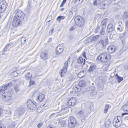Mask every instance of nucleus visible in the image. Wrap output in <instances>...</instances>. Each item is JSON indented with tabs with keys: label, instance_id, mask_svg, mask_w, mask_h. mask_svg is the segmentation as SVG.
<instances>
[{
	"label": "nucleus",
	"instance_id": "nucleus-1",
	"mask_svg": "<svg viewBox=\"0 0 128 128\" xmlns=\"http://www.w3.org/2000/svg\"><path fill=\"white\" fill-rule=\"evenodd\" d=\"M111 58V56L110 54H108L106 52H104L98 56L97 59L101 62H106L110 60Z\"/></svg>",
	"mask_w": 128,
	"mask_h": 128
},
{
	"label": "nucleus",
	"instance_id": "nucleus-2",
	"mask_svg": "<svg viewBox=\"0 0 128 128\" xmlns=\"http://www.w3.org/2000/svg\"><path fill=\"white\" fill-rule=\"evenodd\" d=\"M74 20L76 25L79 27L83 26L84 24V20L83 18L81 16H76Z\"/></svg>",
	"mask_w": 128,
	"mask_h": 128
},
{
	"label": "nucleus",
	"instance_id": "nucleus-3",
	"mask_svg": "<svg viewBox=\"0 0 128 128\" xmlns=\"http://www.w3.org/2000/svg\"><path fill=\"white\" fill-rule=\"evenodd\" d=\"M16 16L18 18H20L22 20L26 21L27 20V18L25 16L24 14L20 10H17L15 12Z\"/></svg>",
	"mask_w": 128,
	"mask_h": 128
},
{
	"label": "nucleus",
	"instance_id": "nucleus-4",
	"mask_svg": "<svg viewBox=\"0 0 128 128\" xmlns=\"http://www.w3.org/2000/svg\"><path fill=\"white\" fill-rule=\"evenodd\" d=\"M68 122V126L70 128H73L76 123V120L73 116H70L67 121Z\"/></svg>",
	"mask_w": 128,
	"mask_h": 128
},
{
	"label": "nucleus",
	"instance_id": "nucleus-5",
	"mask_svg": "<svg viewBox=\"0 0 128 128\" xmlns=\"http://www.w3.org/2000/svg\"><path fill=\"white\" fill-rule=\"evenodd\" d=\"M36 94L37 99L36 100L39 101L40 102L42 101L44 98V95L41 93L40 92H34L32 94V96H34V95Z\"/></svg>",
	"mask_w": 128,
	"mask_h": 128
},
{
	"label": "nucleus",
	"instance_id": "nucleus-6",
	"mask_svg": "<svg viewBox=\"0 0 128 128\" xmlns=\"http://www.w3.org/2000/svg\"><path fill=\"white\" fill-rule=\"evenodd\" d=\"M68 65V63L67 61L64 63L63 69L60 71V74L61 77H63L67 71Z\"/></svg>",
	"mask_w": 128,
	"mask_h": 128
},
{
	"label": "nucleus",
	"instance_id": "nucleus-7",
	"mask_svg": "<svg viewBox=\"0 0 128 128\" xmlns=\"http://www.w3.org/2000/svg\"><path fill=\"white\" fill-rule=\"evenodd\" d=\"M27 107L31 110H34L36 108V106L30 100H29L27 102Z\"/></svg>",
	"mask_w": 128,
	"mask_h": 128
},
{
	"label": "nucleus",
	"instance_id": "nucleus-8",
	"mask_svg": "<svg viewBox=\"0 0 128 128\" xmlns=\"http://www.w3.org/2000/svg\"><path fill=\"white\" fill-rule=\"evenodd\" d=\"M98 44L102 48H106V46L108 44V38H106L104 40H100L98 43Z\"/></svg>",
	"mask_w": 128,
	"mask_h": 128
},
{
	"label": "nucleus",
	"instance_id": "nucleus-9",
	"mask_svg": "<svg viewBox=\"0 0 128 128\" xmlns=\"http://www.w3.org/2000/svg\"><path fill=\"white\" fill-rule=\"evenodd\" d=\"M21 21L20 19L16 16H14L13 20L12 22V25L16 27L19 26L21 24Z\"/></svg>",
	"mask_w": 128,
	"mask_h": 128
},
{
	"label": "nucleus",
	"instance_id": "nucleus-10",
	"mask_svg": "<svg viewBox=\"0 0 128 128\" xmlns=\"http://www.w3.org/2000/svg\"><path fill=\"white\" fill-rule=\"evenodd\" d=\"M6 8V2L5 0H2L0 2V13H2Z\"/></svg>",
	"mask_w": 128,
	"mask_h": 128
},
{
	"label": "nucleus",
	"instance_id": "nucleus-11",
	"mask_svg": "<svg viewBox=\"0 0 128 128\" xmlns=\"http://www.w3.org/2000/svg\"><path fill=\"white\" fill-rule=\"evenodd\" d=\"M2 97L5 98V100L6 101H8L11 99V94L9 92H5L3 94Z\"/></svg>",
	"mask_w": 128,
	"mask_h": 128
},
{
	"label": "nucleus",
	"instance_id": "nucleus-12",
	"mask_svg": "<svg viewBox=\"0 0 128 128\" xmlns=\"http://www.w3.org/2000/svg\"><path fill=\"white\" fill-rule=\"evenodd\" d=\"M113 125L116 128L119 127L121 125V123L118 117L114 118L112 123Z\"/></svg>",
	"mask_w": 128,
	"mask_h": 128
},
{
	"label": "nucleus",
	"instance_id": "nucleus-13",
	"mask_svg": "<svg viewBox=\"0 0 128 128\" xmlns=\"http://www.w3.org/2000/svg\"><path fill=\"white\" fill-rule=\"evenodd\" d=\"M76 100L75 98H71L67 103L68 106H74L76 103Z\"/></svg>",
	"mask_w": 128,
	"mask_h": 128
},
{
	"label": "nucleus",
	"instance_id": "nucleus-14",
	"mask_svg": "<svg viewBox=\"0 0 128 128\" xmlns=\"http://www.w3.org/2000/svg\"><path fill=\"white\" fill-rule=\"evenodd\" d=\"M64 48L60 45L58 46L56 49V55H59L63 51Z\"/></svg>",
	"mask_w": 128,
	"mask_h": 128
},
{
	"label": "nucleus",
	"instance_id": "nucleus-15",
	"mask_svg": "<svg viewBox=\"0 0 128 128\" xmlns=\"http://www.w3.org/2000/svg\"><path fill=\"white\" fill-rule=\"evenodd\" d=\"M107 32L108 33V35L109 36L110 39H111L112 34V24H110L108 26L107 30Z\"/></svg>",
	"mask_w": 128,
	"mask_h": 128
},
{
	"label": "nucleus",
	"instance_id": "nucleus-16",
	"mask_svg": "<svg viewBox=\"0 0 128 128\" xmlns=\"http://www.w3.org/2000/svg\"><path fill=\"white\" fill-rule=\"evenodd\" d=\"M90 90H91V92L90 94V96L91 97L93 98H94L96 97L97 92L95 90V88L93 86L92 87L90 88Z\"/></svg>",
	"mask_w": 128,
	"mask_h": 128
},
{
	"label": "nucleus",
	"instance_id": "nucleus-17",
	"mask_svg": "<svg viewBox=\"0 0 128 128\" xmlns=\"http://www.w3.org/2000/svg\"><path fill=\"white\" fill-rule=\"evenodd\" d=\"M40 57L43 60L46 59L48 57L47 51H44L42 52L40 54Z\"/></svg>",
	"mask_w": 128,
	"mask_h": 128
},
{
	"label": "nucleus",
	"instance_id": "nucleus-18",
	"mask_svg": "<svg viewBox=\"0 0 128 128\" xmlns=\"http://www.w3.org/2000/svg\"><path fill=\"white\" fill-rule=\"evenodd\" d=\"M12 86V83L11 82H10L4 85L1 88V89L2 91H4L7 89L8 87L9 86Z\"/></svg>",
	"mask_w": 128,
	"mask_h": 128
},
{
	"label": "nucleus",
	"instance_id": "nucleus-19",
	"mask_svg": "<svg viewBox=\"0 0 128 128\" xmlns=\"http://www.w3.org/2000/svg\"><path fill=\"white\" fill-rule=\"evenodd\" d=\"M124 111L125 113H123L122 114V116H123L125 115H128V105L124 106L123 107Z\"/></svg>",
	"mask_w": 128,
	"mask_h": 128
},
{
	"label": "nucleus",
	"instance_id": "nucleus-20",
	"mask_svg": "<svg viewBox=\"0 0 128 128\" xmlns=\"http://www.w3.org/2000/svg\"><path fill=\"white\" fill-rule=\"evenodd\" d=\"M24 112V109L23 108L18 109L16 110V114L19 116L22 115Z\"/></svg>",
	"mask_w": 128,
	"mask_h": 128
},
{
	"label": "nucleus",
	"instance_id": "nucleus-21",
	"mask_svg": "<svg viewBox=\"0 0 128 128\" xmlns=\"http://www.w3.org/2000/svg\"><path fill=\"white\" fill-rule=\"evenodd\" d=\"M73 89L74 90H75V92H79L82 90L81 87H80L78 85L74 86L73 88Z\"/></svg>",
	"mask_w": 128,
	"mask_h": 128
},
{
	"label": "nucleus",
	"instance_id": "nucleus-22",
	"mask_svg": "<svg viewBox=\"0 0 128 128\" xmlns=\"http://www.w3.org/2000/svg\"><path fill=\"white\" fill-rule=\"evenodd\" d=\"M107 20L106 19L102 20L101 23V27L103 29L105 28Z\"/></svg>",
	"mask_w": 128,
	"mask_h": 128
},
{
	"label": "nucleus",
	"instance_id": "nucleus-23",
	"mask_svg": "<svg viewBox=\"0 0 128 128\" xmlns=\"http://www.w3.org/2000/svg\"><path fill=\"white\" fill-rule=\"evenodd\" d=\"M70 110V108L68 107H66L62 109L61 112L63 114H65L68 112Z\"/></svg>",
	"mask_w": 128,
	"mask_h": 128
},
{
	"label": "nucleus",
	"instance_id": "nucleus-24",
	"mask_svg": "<svg viewBox=\"0 0 128 128\" xmlns=\"http://www.w3.org/2000/svg\"><path fill=\"white\" fill-rule=\"evenodd\" d=\"M96 68V66L95 65L92 64L90 66L89 69L88 71V72H92L93 70H95Z\"/></svg>",
	"mask_w": 128,
	"mask_h": 128
},
{
	"label": "nucleus",
	"instance_id": "nucleus-25",
	"mask_svg": "<svg viewBox=\"0 0 128 128\" xmlns=\"http://www.w3.org/2000/svg\"><path fill=\"white\" fill-rule=\"evenodd\" d=\"M108 7V5L102 3L100 4V8L102 9H104L107 8Z\"/></svg>",
	"mask_w": 128,
	"mask_h": 128
},
{
	"label": "nucleus",
	"instance_id": "nucleus-26",
	"mask_svg": "<svg viewBox=\"0 0 128 128\" xmlns=\"http://www.w3.org/2000/svg\"><path fill=\"white\" fill-rule=\"evenodd\" d=\"M116 78L117 80L118 83H120L123 80L122 78L119 76L117 74H116Z\"/></svg>",
	"mask_w": 128,
	"mask_h": 128
},
{
	"label": "nucleus",
	"instance_id": "nucleus-27",
	"mask_svg": "<svg viewBox=\"0 0 128 128\" xmlns=\"http://www.w3.org/2000/svg\"><path fill=\"white\" fill-rule=\"evenodd\" d=\"M78 114L80 117H82L84 115V111L82 110H80L78 111Z\"/></svg>",
	"mask_w": 128,
	"mask_h": 128
},
{
	"label": "nucleus",
	"instance_id": "nucleus-28",
	"mask_svg": "<svg viewBox=\"0 0 128 128\" xmlns=\"http://www.w3.org/2000/svg\"><path fill=\"white\" fill-rule=\"evenodd\" d=\"M78 86L80 87H84L85 86L84 81L81 80L79 83Z\"/></svg>",
	"mask_w": 128,
	"mask_h": 128
},
{
	"label": "nucleus",
	"instance_id": "nucleus-29",
	"mask_svg": "<svg viewBox=\"0 0 128 128\" xmlns=\"http://www.w3.org/2000/svg\"><path fill=\"white\" fill-rule=\"evenodd\" d=\"M92 37H89L87 38L84 41L85 43H88L92 41Z\"/></svg>",
	"mask_w": 128,
	"mask_h": 128
},
{
	"label": "nucleus",
	"instance_id": "nucleus-30",
	"mask_svg": "<svg viewBox=\"0 0 128 128\" xmlns=\"http://www.w3.org/2000/svg\"><path fill=\"white\" fill-rule=\"evenodd\" d=\"M65 18V17L64 16H60L56 18V20L58 21L59 22L61 20L64 19Z\"/></svg>",
	"mask_w": 128,
	"mask_h": 128
},
{
	"label": "nucleus",
	"instance_id": "nucleus-31",
	"mask_svg": "<svg viewBox=\"0 0 128 128\" xmlns=\"http://www.w3.org/2000/svg\"><path fill=\"white\" fill-rule=\"evenodd\" d=\"M76 10L77 9L75 7L72 8V10L70 12V14H72V15H73L74 12H76Z\"/></svg>",
	"mask_w": 128,
	"mask_h": 128
},
{
	"label": "nucleus",
	"instance_id": "nucleus-32",
	"mask_svg": "<svg viewBox=\"0 0 128 128\" xmlns=\"http://www.w3.org/2000/svg\"><path fill=\"white\" fill-rule=\"evenodd\" d=\"M26 38L25 37H23L21 38L20 40L22 44H24L26 43Z\"/></svg>",
	"mask_w": 128,
	"mask_h": 128
},
{
	"label": "nucleus",
	"instance_id": "nucleus-33",
	"mask_svg": "<svg viewBox=\"0 0 128 128\" xmlns=\"http://www.w3.org/2000/svg\"><path fill=\"white\" fill-rule=\"evenodd\" d=\"M123 18L124 20H126L128 18V12H125Z\"/></svg>",
	"mask_w": 128,
	"mask_h": 128
},
{
	"label": "nucleus",
	"instance_id": "nucleus-34",
	"mask_svg": "<svg viewBox=\"0 0 128 128\" xmlns=\"http://www.w3.org/2000/svg\"><path fill=\"white\" fill-rule=\"evenodd\" d=\"M83 58L81 57H80L78 58V62L79 64H82L83 62Z\"/></svg>",
	"mask_w": 128,
	"mask_h": 128
},
{
	"label": "nucleus",
	"instance_id": "nucleus-35",
	"mask_svg": "<svg viewBox=\"0 0 128 128\" xmlns=\"http://www.w3.org/2000/svg\"><path fill=\"white\" fill-rule=\"evenodd\" d=\"M100 37L99 35H97L92 38V40L93 41H95L98 39Z\"/></svg>",
	"mask_w": 128,
	"mask_h": 128
},
{
	"label": "nucleus",
	"instance_id": "nucleus-36",
	"mask_svg": "<svg viewBox=\"0 0 128 128\" xmlns=\"http://www.w3.org/2000/svg\"><path fill=\"white\" fill-rule=\"evenodd\" d=\"M108 52L110 54H112V46H110L108 48Z\"/></svg>",
	"mask_w": 128,
	"mask_h": 128
},
{
	"label": "nucleus",
	"instance_id": "nucleus-37",
	"mask_svg": "<svg viewBox=\"0 0 128 128\" xmlns=\"http://www.w3.org/2000/svg\"><path fill=\"white\" fill-rule=\"evenodd\" d=\"M126 50V47H124V46L122 48L120 51V54H122Z\"/></svg>",
	"mask_w": 128,
	"mask_h": 128
},
{
	"label": "nucleus",
	"instance_id": "nucleus-38",
	"mask_svg": "<svg viewBox=\"0 0 128 128\" xmlns=\"http://www.w3.org/2000/svg\"><path fill=\"white\" fill-rule=\"evenodd\" d=\"M67 120H64L62 122H60L61 125L63 126H66V123Z\"/></svg>",
	"mask_w": 128,
	"mask_h": 128
},
{
	"label": "nucleus",
	"instance_id": "nucleus-39",
	"mask_svg": "<svg viewBox=\"0 0 128 128\" xmlns=\"http://www.w3.org/2000/svg\"><path fill=\"white\" fill-rule=\"evenodd\" d=\"M109 106L108 105H106L105 107V109L104 110V113L105 114H106L107 112L108 109L109 108Z\"/></svg>",
	"mask_w": 128,
	"mask_h": 128
},
{
	"label": "nucleus",
	"instance_id": "nucleus-40",
	"mask_svg": "<svg viewBox=\"0 0 128 128\" xmlns=\"http://www.w3.org/2000/svg\"><path fill=\"white\" fill-rule=\"evenodd\" d=\"M120 1V0H112V2L113 4H112L115 5L118 4Z\"/></svg>",
	"mask_w": 128,
	"mask_h": 128
},
{
	"label": "nucleus",
	"instance_id": "nucleus-41",
	"mask_svg": "<svg viewBox=\"0 0 128 128\" xmlns=\"http://www.w3.org/2000/svg\"><path fill=\"white\" fill-rule=\"evenodd\" d=\"M52 19V17L51 16H48L46 20H48L47 22H50Z\"/></svg>",
	"mask_w": 128,
	"mask_h": 128
},
{
	"label": "nucleus",
	"instance_id": "nucleus-42",
	"mask_svg": "<svg viewBox=\"0 0 128 128\" xmlns=\"http://www.w3.org/2000/svg\"><path fill=\"white\" fill-rule=\"evenodd\" d=\"M90 109L91 111H92L94 110V104L91 103V105L90 107Z\"/></svg>",
	"mask_w": 128,
	"mask_h": 128
},
{
	"label": "nucleus",
	"instance_id": "nucleus-43",
	"mask_svg": "<svg viewBox=\"0 0 128 128\" xmlns=\"http://www.w3.org/2000/svg\"><path fill=\"white\" fill-rule=\"evenodd\" d=\"M14 88L16 92H18L20 89L17 86H14Z\"/></svg>",
	"mask_w": 128,
	"mask_h": 128
},
{
	"label": "nucleus",
	"instance_id": "nucleus-44",
	"mask_svg": "<svg viewBox=\"0 0 128 128\" xmlns=\"http://www.w3.org/2000/svg\"><path fill=\"white\" fill-rule=\"evenodd\" d=\"M104 29H103L102 28L101 30L100 31V34L102 35H104L105 34V31L104 30Z\"/></svg>",
	"mask_w": 128,
	"mask_h": 128
},
{
	"label": "nucleus",
	"instance_id": "nucleus-45",
	"mask_svg": "<svg viewBox=\"0 0 128 128\" xmlns=\"http://www.w3.org/2000/svg\"><path fill=\"white\" fill-rule=\"evenodd\" d=\"M84 71H80V72L79 73L78 75V77L80 75H82V76H79V78H82V76H83V75H82V74H84Z\"/></svg>",
	"mask_w": 128,
	"mask_h": 128
},
{
	"label": "nucleus",
	"instance_id": "nucleus-46",
	"mask_svg": "<svg viewBox=\"0 0 128 128\" xmlns=\"http://www.w3.org/2000/svg\"><path fill=\"white\" fill-rule=\"evenodd\" d=\"M66 1L67 0H63L60 6V7L63 6L64 5L66 2Z\"/></svg>",
	"mask_w": 128,
	"mask_h": 128
},
{
	"label": "nucleus",
	"instance_id": "nucleus-47",
	"mask_svg": "<svg viewBox=\"0 0 128 128\" xmlns=\"http://www.w3.org/2000/svg\"><path fill=\"white\" fill-rule=\"evenodd\" d=\"M114 49V50L113 51V52H112V53L116 51L117 50V48L114 46H112V50Z\"/></svg>",
	"mask_w": 128,
	"mask_h": 128
},
{
	"label": "nucleus",
	"instance_id": "nucleus-48",
	"mask_svg": "<svg viewBox=\"0 0 128 128\" xmlns=\"http://www.w3.org/2000/svg\"><path fill=\"white\" fill-rule=\"evenodd\" d=\"M31 3L30 2H28V5L27 6V8L28 10H29L31 8Z\"/></svg>",
	"mask_w": 128,
	"mask_h": 128
},
{
	"label": "nucleus",
	"instance_id": "nucleus-49",
	"mask_svg": "<svg viewBox=\"0 0 128 128\" xmlns=\"http://www.w3.org/2000/svg\"><path fill=\"white\" fill-rule=\"evenodd\" d=\"M42 109L43 108L41 107H39L37 109V111L38 112H41L40 110H42Z\"/></svg>",
	"mask_w": 128,
	"mask_h": 128
},
{
	"label": "nucleus",
	"instance_id": "nucleus-50",
	"mask_svg": "<svg viewBox=\"0 0 128 128\" xmlns=\"http://www.w3.org/2000/svg\"><path fill=\"white\" fill-rule=\"evenodd\" d=\"M93 4L94 6H97L98 5L97 0H95Z\"/></svg>",
	"mask_w": 128,
	"mask_h": 128
},
{
	"label": "nucleus",
	"instance_id": "nucleus-51",
	"mask_svg": "<svg viewBox=\"0 0 128 128\" xmlns=\"http://www.w3.org/2000/svg\"><path fill=\"white\" fill-rule=\"evenodd\" d=\"M35 82L33 80H30L29 82L30 86H31L32 85L34 84Z\"/></svg>",
	"mask_w": 128,
	"mask_h": 128
},
{
	"label": "nucleus",
	"instance_id": "nucleus-52",
	"mask_svg": "<svg viewBox=\"0 0 128 128\" xmlns=\"http://www.w3.org/2000/svg\"><path fill=\"white\" fill-rule=\"evenodd\" d=\"M14 76H17L18 75V73L16 72H14L12 73Z\"/></svg>",
	"mask_w": 128,
	"mask_h": 128
},
{
	"label": "nucleus",
	"instance_id": "nucleus-53",
	"mask_svg": "<svg viewBox=\"0 0 128 128\" xmlns=\"http://www.w3.org/2000/svg\"><path fill=\"white\" fill-rule=\"evenodd\" d=\"M32 76V75H31L30 76H28V75H26L25 76L26 78V80H28Z\"/></svg>",
	"mask_w": 128,
	"mask_h": 128
},
{
	"label": "nucleus",
	"instance_id": "nucleus-54",
	"mask_svg": "<svg viewBox=\"0 0 128 128\" xmlns=\"http://www.w3.org/2000/svg\"><path fill=\"white\" fill-rule=\"evenodd\" d=\"M54 30V28H51L49 31V33H51V34L52 35L53 32Z\"/></svg>",
	"mask_w": 128,
	"mask_h": 128
},
{
	"label": "nucleus",
	"instance_id": "nucleus-55",
	"mask_svg": "<svg viewBox=\"0 0 128 128\" xmlns=\"http://www.w3.org/2000/svg\"><path fill=\"white\" fill-rule=\"evenodd\" d=\"M100 26H97L96 28V29L95 30L96 31V32H98V30L100 29Z\"/></svg>",
	"mask_w": 128,
	"mask_h": 128
},
{
	"label": "nucleus",
	"instance_id": "nucleus-56",
	"mask_svg": "<svg viewBox=\"0 0 128 128\" xmlns=\"http://www.w3.org/2000/svg\"><path fill=\"white\" fill-rule=\"evenodd\" d=\"M7 46H6L5 47L3 51L4 52H6L7 51V50H8V48H7Z\"/></svg>",
	"mask_w": 128,
	"mask_h": 128
},
{
	"label": "nucleus",
	"instance_id": "nucleus-57",
	"mask_svg": "<svg viewBox=\"0 0 128 128\" xmlns=\"http://www.w3.org/2000/svg\"><path fill=\"white\" fill-rule=\"evenodd\" d=\"M110 121H109L107 122H106L105 123L106 126V125L107 124H108V126H109L110 125Z\"/></svg>",
	"mask_w": 128,
	"mask_h": 128
},
{
	"label": "nucleus",
	"instance_id": "nucleus-58",
	"mask_svg": "<svg viewBox=\"0 0 128 128\" xmlns=\"http://www.w3.org/2000/svg\"><path fill=\"white\" fill-rule=\"evenodd\" d=\"M42 124L40 123L38 125V128H40L42 126Z\"/></svg>",
	"mask_w": 128,
	"mask_h": 128
},
{
	"label": "nucleus",
	"instance_id": "nucleus-59",
	"mask_svg": "<svg viewBox=\"0 0 128 128\" xmlns=\"http://www.w3.org/2000/svg\"><path fill=\"white\" fill-rule=\"evenodd\" d=\"M82 54L84 58H86V52H84Z\"/></svg>",
	"mask_w": 128,
	"mask_h": 128
},
{
	"label": "nucleus",
	"instance_id": "nucleus-60",
	"mask_svg": "<svg viewBox=\"0 0 128 128\" xmlns=\"http://www.w3.org/2000/svg\"><path fill=\"white\" fill-rule=\"evenodd\" d=\"M6 113L8 114L9 115L11 114V112L10 110H7L6 111Z\"/></svg>",
	"mask_w": 128,
	"mask_h": 128
},
{
	"label": "nucleus",
	"instance_id": "nucleus-61",
	"mask_svg": "<svg viewBox=\"0 0 128 128\" xmlns=\"http://www.w3.org/2000/svg\"><path fill=\"white\" fill-rule=\"evenodd\" d=\"M0 128H6L5 126L3 125L0 124Z\"/></svg>",
	"mask_w": 128,
	"mask_h": 128
},
{
	"label": "nucleus",
	"instance_id": "nucleus-62",
	"mask_svg": "<svg viewBox=\"0 0 128 128\" xmlns=\"http://www.w3.org/2000/svg\"><path fill=\"white\" fill-rule=\"evenodd\" d=\"M117 29L118 30L120 31V32L122 31V28L121 30H120V28H117Z\"/></svg>",
	"mask_w": 128,
	"mask_h": 128
},
{
	"label": "nucleus",
	"instance_id": "nucleus-63",
	"mask_svg": "<svg viewBox=\"0 0 128 128\" xmlns=\"http://www.w3.org/2000/svg\"><path fill=\"white\" fill-rule=\"evenodd\" d=\"M126 26L128 27V20L126 22Z\"/></svg>",
	"mask_w": 128,
	"mask_h": 128
},
{
	"label": "nucleus",
	"instance_id": "nucleus-64",
	"mask_svg": "<svg viewBox=\"0 0 128 128\" xmlns=\"http://www.w3.org/2000/svg\"><path fill=\"white\" fill-rule=\"evenodd\" d=\"M74 30V28H71L70 29V30L71 31H72Z\"/></svg>",
	"mask_w": 128,
	"mask_h": 128
}]
</instances>
